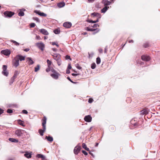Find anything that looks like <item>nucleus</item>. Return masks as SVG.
<instances>
[{"instance_id":"1","label":"nucleus","mask_w":160,"mask_h":160,"mask_svg":"<svg viewBox=\"0 0 160 160\" xmlns=\"http://www.w3.org/2000/svg\"><path fill=\"white\" fill-rule=\"evenodd\" d=\"M46 118L45 117H44L42 119V123L43 129L42 130L41 129L39 130V132L40 135L42 136L43 135V133L46 130L45 124L46 123Z\"/></svg>"},{"instance_id":"2","label":"nucleus","mask_w":160,"mask_h":160,"mask_svg":"<svg viewBox=\"0 0 160 160\" xmlns=\"http://www.w3.org/2000/svg\"><path fill=\"white\" fill-rule=\"evenodd\" d=\"M26 132L23 130L18 129L15 132V134L18 137H20L23 136V135H25V134L26 133Z\"/></svg>"},{"instance_id":"3","label":"nucleus","mask_w":160,"mask_h":160,"mask_svg":"<svg viewBox=\"0 0 160 160\" xmlns=\"http://www.w3.org/2000/svg\"><path fill=\"white\" fill-rule=\"evenodd\" d=\"M85 29L88 31H96V32H93L92 33L93 34H95L96 33L98 32L99 31V30L98 28H96V29H94V28H90L88 27H87Z\"/></svg>"},{"instance_id":"4","label":"nucleus","mask_w":160,"mask_h":160,"mask_svg":"<svg viewBox=\"0 0 160 160\" xmlns=\"http://www.w3.org/2000/svg\"><path fill=\"white\" fill-rule=\"evenodd\" d=\"M7 67L6 65H3L2 67L3 71L2 73L5 76H7L8 75V73L7 71Z\"/></svg>"},{"instance_id":"5","label":"nucleus","mask_w":160,"mask_h":160,"mask_svg":"<svg viewBox=\"0 0 160 160\" xmlns=\"http://www.w3.org/2000/svg\"><path fill=\"white\" fill-rule=\"evenodd\" d=\"M14 14L12 12L7 11L4 13V14L5 17H11Z\"/></svg>"},{"instance_id":"6","label":"nucleus","mask_w":160,"mask_h":160,"mask_svg":"<svg viewBox=\"0 0 160 160\" xmlns=\"http://www.w3.org/2000/svg\"><path fill=\"white\" fill-rule=\"evenodd\" d=\"M36 45L42 51L43 50L44 48V45L43 43L42 42L37 43Z\"/></svg>"},{"instance_id":"7","label":"nucleus","mask_w":160,"mask_h":160,"mask_svg":"<svg viewBox=\"0 0 160 160\" xmlns=\"http://www.w3.org/2000/svg\"><path fill=\"white\" fill-rule=\"evenodd\" d=\"M1 53L6 56H8L10 54L11 52L8 49L3 50L1 51Z\"/></svg>"},{"instance_id":"8","label":"nucleus","mask_w":160,"mask_h":160,"mask_svg":"<svg viewBox=\"0 0 160 160\" xmlns=\"http://www.w3.org/2000/svg\"><path fill=\"white\" fill-rule=\"evenodd\" d=\"M81 149V147L80 146H76L74 148L73 152L75 154H78Z\"/></svg>"},{"instance_id":"9","label":"nucleus","mask_w":160,"mask_h":160,"mask_svg":"<svg viewBox=\"0 0 160 160\" xmlns=\"http://www.w3.org/2000/svg\"><path fill=\"white\" fill-rule=\"evenodd\" d=\"M13 64L16 67H17L19 65V60L16 57L13 60Z\"/></svg>"},{"instance_id":"10","label":"nucleus","mask_w":160,"mask_h":160,"mask_svg":"<svg viewBox=\"0 0 160 160\" xmlns=\"http://www.w3.org/2000/svg\"><path fill=\"white\" fill-rule=\"evenodd\" d=\"M52 56H53V59L56 61L61 59V56L59 54H54Z\"/></svg>"},{"instance_id":"11","label":"nucleus","mask_w":160,"mask_h":160,"mask_svg":"<svg viewBox=\"0 0 160 160\" xmlns=\"http://www.w3.org/2000/svg\"><path fill=\"white\" fill-rule=\"evenodd\" d=\"M142 59L145 61H149L150 59V57L148 56L142 55L141 57Z\"/></svg>"},{"instance_id":"12","label":"nucleus","mask_w":160,"mask_h":160,"mask_svg":"<svg viewBox=\"0 0 160 160\" xmlns=\"http://www.w3.org/2000/svg\"><path fill=\"white\" fill-rule=\"evenodd\" d=\"M92 119V117L89 115H88L85 116L84 118V120L87 122H91Z\"/></svg>"},{"instance_id":"13","label":"nucleus","mask_w":160,"mask_h":160,"mask_svg":"<svg viewBox=\"0 0 160 160\" xmlns=\"http://www.w3.org/2000/svg\"><path fill=\"white\" fill-rule=\"evenodd\" d=\"M34 12L41 16L46 17L47 16L46 14L43 12H40L39 11H35Z\"/></svg>"},{"instance_id":"14","label":"nucleus","mask_w":160,"mask_h":160,"mask_svg":"<svg viewBox=\"0 0 160 160\" xmlns=\"http://www.w3.org/2000/svg\"><path fill=\"white\" fill-rule=\"evenodd\" d=\"M59 75V74L56 72H55L54 73L52 74L51 75V77H52L53 78L55 79H57L58 78V76Z\"/></svg>"},{"instance_id":"15","label":"nucleus","mask_w":160,"mask_h":160,"mask_svg":"<svg viewBox=\"0 0 160 160\" xmlns=\"http://www.w3.org/2000/svg\"><path fill=\"white\" fill-rule=\"evenodd\" d=\"M72 23L70 22H65L63 24V26L65 28H69L71 26Z\"/></svg>"},{"instance_id":"16","label":"nucleus","mask_w":160,"mask_h":160,"mask_svg":"<svg viewBox=\"0 0 160 160\" xmlns=\"http://www.w3.org/2000/svg\"><path fill=\"white\" fill-rule=\"evenodd\" d=\"M41 33L45 35H48L49 34L48 32L46 30L44 29H41L40 30Z\"/></svg>"},{"instance_id":"17","label":"nucleus","mask_w":160,"mask_h":160,"mask_svg":"<svg viewBox=\"0 0 160 160\" xmlns=\"http://www.w3.org/2000/svg\"><path fill=\"white\" fill-rule=\"evenodd\" d=\"M26 59L29 65H32L34 63V62L32 59L31 58H27Z\"/></svg>"},{"instance_id":"18","label":"nucleus","mask_w":160,"mask_h":160,"mask_svg":"<svg viewBox=\"0 0 160 160\" xmlns=\"http://www.w3.org/2000/svg\"><path fill=\"white\" fill-rule=\"evenodd\" d=\"M102 2L104 5H108L111 3V2L108 0H103Z\"/></svg>"},{"instance_id":"19","label":"nucleus","mask_w":160,"mask_h":160,"mask_svg":"<svg viewBox=\"0 0 160 160\" xmlns=\"http://www.w3.org/2000/svg\"><path fill=\"white\" fill-rule=\"evenodd\" d=\"M16 57L18 59V60H20L21 61L24 60L25 59V57L21 55H17Z\"/></svg>"},{"instance_id":"20","label":"nucleus","mask_w":160,"mask_h":160,"mask_svg":"<svg viewBox=\"0 0 160 160\" xmlns=\"http://www.w3.org/2000/svg\"><path fill=\"white\" fill-rule=\"evenodd\" d=\"M141 114L142 115H146L148 113V111L147 109H144L141 111Z\"/></svg>"},{"instance_id":"21","label":"nucleus","mask_w":160,"mask_h":160,"mask_svg":"<svg viewBox=\"0 0 160 160\" xmlns=\"http://www.w3.org/2000/svg\"><path fill=\"white\" fill-rule=\"evenodd\" d=\"M25 10V9H22L20 10L19 12L18 13V15L20 16H23L24 15L23 11Z\"/></svg>"},{"instance_id":"22","label":"nucleus","mask_w":160,"mask_h":160,"mask_svg":"<svg viewBox=\"0 0 160 160\" xmlns=\"http://www.w3.org/2000/svg\"><path fill=\"white\" fill-rule=\"evenodd\" d=\"M36 157L38 158H41L43 160H45L46 159V157L45 156L41 154H38Z\"/></svg>"},{"instance_id":"23","label":"nucleus","mask_w":160,"mask_h":160,"mask_svg":"<svg viewBox=\"0 0 160 160\" xmlns=\"http://www.w3.org/2000/svg\"><path fill=\"white\" fill-rule=\"evenodd\" d=\"M93 16H96L98 17L99 18H101V15L100 14L97 12H93L91 14Z\"/></svg>"},{"instance_id":"24","label":"nucleus","mask_w":160,"mask_h":160,"mask_svg":"<svg viewBox=\"0 0 160 160\" xmlns=\"http://www.w3.org/2000/svg\"><path fill=\"white\" fill-rule=\"evenodd\" d=\"M65 5V3L64 2H61L58 4V6L60 8L64 7Z\"/></svg>"},{"instance_id":"25","label":"nucleus","mask_w":160,"mask_h":160,"mask_svg":"<svg viewBox=\"0 0 160 160\" xmlns=\"http://www.w3.org/2000/svg\"><path fill=\"white\" fill-rule=\"evenodd\" d=\"M109 8V7L106 6L104 7L103 8H102L101 10V11L103 13H105Z\"/></svg>"},{"instance_id":"26","label":"nucleus","mask_w":160,"mask_h":160,"mask_svg":"<svg viewBox=\"0 0 160 160\" xmlns=\"http://www.w3.org/2000/svg\"><path fill=\"white\" fill-rule=\"evenodd\" d=\"M8 140L9 141L12 142H18V140L13 138H9Z\"/></svg>"},{"instance_id":"27","label":"nucleus","mask_w":160,"mask_h":160,"mask_svg":"<svg viewBox=\"0 0 160 160\" xmlns=\"http://www.w3.org/2000/svg\"><path fill=\"white\" fill-rule=\"evenodd\" d=\"M24 156L28 158H31V154L28 152H26L24 154Z\"/></svg>"},{"instance_id":"28","label":"nucleus","mask_w":160,"mask_h":160,"mask_svg":"<svg viewBox=\"0 0 160 160\" xmlns=\"http://www.w3.org/2000/svg\"><path fill=\"white\" fill-rule=\"evenodd\" d=\"M18 123L23 127H25V126L24 122L21 120H18Z\"/></svg>"},{"instance_id":"29","label":"nucleus","mask_w":160,"mask_h":160,"mask_svg":"<svg viewBox=\"0 0 160 160\" xmlns=\"http://www.w3.org/2000/svg\"><path fill=\"white\" fill-rule=\"evenodd\" d=\"M98 19L96 20V21H93L92 20H87V22H89V23H95L96 22H98Z\"/></svg>"},{"instance_id":"30","label":"nucleus","mask_w":160,"mask_h":160,"mask_svg":"<svg viewBox=\"0 0 160 160\" xmlns=\"http://www.w3.org/2000/svg\"><path fill=\"white\" fill-rule=\"evenodd\" d=\"M46 138L47 139L48 141H50V142H52L53 140V139L52 137H46Z\"/></svg>"},{"instance_id":"31","label":"nucleus","mask_w":160,"mask_h":160,"mask_svg":"<svg viewBox=\"0 0 160 160\" xmlns=\"http://www.w3.org/2000/svg\"><path fill=\"white\" fill-rule=\"evenodd\" d=\"M11 42L13 43L15 45L18 46L19 45V43L18 42H17L16 41L13 40H11Z\"/></svg>"},{"instance_id":"32","label":"nucleus","mask_w":160,"mask_h":160,"mask_svg":"<svg viewBox=\"0 0 160 160\" xmlns=\"http://www.w3.org/2000/svg\"><path fill=\"white\" fill-rule=\"evenodd\" d=\"M54 33L56 34H59L60 33V31L58 29H56L54 30Z\"/></svg>"},{"instance_id":"33","label":"nucleus","mask_w":160,"mask_h":160,"mask_svg":"<svg viewBox=\"0 0 160 160\" xmlns=\"http://www.w3.org/2000/svg\"><path fill=\"white\" fill-rule=\"evenodd\" d=\"M101 62L100 58L99 57H98L96 59V62L98 64H100Z\"/></svg>"},{"instance_id":"34","label":"nucleus","mask_w":160,"mask_h":160,"mask_svg":"<svg viewBox=\"0 0 160 160\" xmlns=\"http://www.w3.org/2000/svg\"><path fill=\"white\" fill-rule=\"evenodd\" d=\"M47 62L48 64V67H49L51 65V64L52 63L48 59L47 60Z\"/></svg>"},{"instance_id":"35","label":"nucleus","mask_w":160,"mask_h":160,"mask_svg":"<svg viewBox=\"0 0 160 160\" xmlns=\"http://www.w3.org/2000/svg\"><path fill=\"white\" fill-rule=\"evenodd\" d=\"M40 67L39 65H38L37 67L35 68V72H37L39 70Z\"/></svg>"},{"instance_id":"36","label":"nucleus","mask_w":160,"mask_h":160,"mask_svg":"<svg viewBox=\"0 0 160 160\" xmlns=\"http://www.w3.org/2000/svg\"><path fill=\"white\" fill-rule=\"evenodd\" d=\"M33 19L36 21L37 22H40V20L39 19L37 18V17H33Z\"/></svg>"},{"instance_id":"37","label":"nucleus","mask_w":160,"mask_h":160,"mask_svg":"<svg viewBox=\"0 0 160 160\" xmlns=\"http://www.w3.org/2000/svg\"><path fill=\"white\" fill-rule=\"evenodd\" d=\"M96 67V64L95 63H93L92 64L91 68L92 69H94Z\"/></svg>"},{"instance_id":"38","label":"nucleus","mask_w":160,"mask_h":160,"mask_svg":"<svg viewBox=\"0 0 160 160\" xmlns=\"http://www.w3.org/2000/svg\"><path fill=\"white\" fill-rule=\"evenodd\" d=\"M57 62L58 64V66L62 64V60L61 59H60L59 60H58L57 61Z\"/></svg>"},{"instance_id":"39","label":"nucleus","mask_w":160,"mask_h":160,"mask_svg":"<svg viewBox=\"0 0 160 160\" xmlns=\"http://www.w3.org/2000/svg\"><path fill=\"white\" fill-rule=\"evenodd\" d=\"M65 58L66 59H69L70 61L72 60V59L70 58V56L67 55L65 57Z\"/></svg>"},{"instance_id":"40","label":"nucleus","mask_w":160,"mask_h":160,"mask_svg":"<svg viewBox=\"0 0 160 160\" xmlns=\"http://www.w3.org/2000/svg\"><path fill=\"white\" fill-rule=\"evenodd\" d=\"M14 81V79L13 78H12L10 79V84H12L13 83V82Z\"/></svg>"},{"instance_id":"41","label":"nucleus","mask_w":160,"mask_h":160,"mask_svg":"<svg viewBox=\"0 0 160 160\" xmlns=\"http://www.w3.org/2000/svg\"><path fill=\"white\" fill-rule=\"evenodd\" d=\"M36 24L34 23H32L30 24V26L31 28H33L35 27V26Z\"/></svg>"},{"instance_id":"42","label":"nucleus","mask_w":160,"mask_h":160,"mask_svg":"<svg viewBox=\"0 0 160 160\" xmlns=\"http://www.w3.org/2000/svg\"><path fill=\"white\" fill-rule=\"evenodd\" d=\"M13 112L12 110L10 109H8L7 110V112L8 113H11Z\"/></svg>"},{"instance_id":"43","label":"nucleus","mask_w":160,"mask_h":160,"mask_svg":"<svg viewBox=\"0 0 160 160\" xmlns=\"http://www.w3.org/2000/svg\"><path fill=\"white\" fill-rule=\"evenodd\" d=\"M76 67L78 69L80 70L82 69V67H80L78 64L76 65Z\"/></svg>"},{"instance_id":"44","label":"nucleus","mask_w":160,"mask_h":160,"mask_svg":"<svg viewBox=\"0 0 160 160\" xmlns=\"http://www.w3.org/2000/svg\"><path fill=\"white\" fill-rule=\"evenodd\" d=\"M99 27V25L98 24H94L93 26H92L93 28H97V27Z\"/></svg>"},{"instance_id":"45","label":"nucleus","mask_w":160,"mask_h":160,"mask_svg":"<svg viewBox=\"0 0 160 160\" xmlns=\"http://www.w3.org/2000/svg\"><path fill=\"white\" fill-rule=\"evenodd\" d=\"M72 68V66L71 64L69 63L68 64L67 69H70Z\"/></svg>"},{"instance_id":"46","label":"nucleus","mask_w":160,"mask_h":160,"mask_svg":"<svg viewBox=\"0 0 160 160\" xmlns=\"http://www.w3.org/2000/svg\"><path fill=\"white\" fill-rule=\"evenodd\" d=\"M82 153L84 154L85 155H87L88 154V153L84 150H82Z\"/></svg>"},{"instance_id":"47","label":"nucleus","mask_w":160,"mask_h":160,"mask_svg":"<svg viewBox=\"0 0 160 160\" xmlns=\"http://www.w3.org/2000/svg\"><path fill=\"white\" fill-rule=\"evenodd\" d=\"M82 147L83 148L85 149V148H86L87 146L85 143H83L82 145Z\"/></svg>"},{"instance_id":"48","label":"nucleus","mask_w":160,"mask_h":160,"mask_svg":"<svg viewBox=\"0 0 160 160\" xmlns=\"http://www.w3.org/2000/svg\"><path fill=\"white\" fill-rule=\"evenodd\" d=\"M93 99L92 98H90L89 99L88 102L89 103H91L92 102Z\"/></svg>"},{"instance_id":"49","label":"nucleus","mask_w":160,"mask_h":160,"mask_svg":"<svg viewBox=\"0 0 160 160\" xmlns=\"http://www.w3.org/2000/svg\"><path fill=\"white\" fill-rule=\"evenodd\" d=\"M22 112L23 113L27 114L28 113V112L27 111L25 110H23L22 111Z\"/></svg>"},{"instance_id":"50","label":"nucleus","mask_w":160,"mask_h":160,"mask_svg":"<svg viewBox=\"0 0 160 160\" xmlns=\"http://www.w3.org/2000/svg\"><path fill=\"white\" fill-rule=\"evenodd\" d=\"M69 70L70 69H67L66 70V73L67 74H69L70 73V72Z\"/></svg>"},{"instance_id":"51","label":"nucleus","mask_w":160,"mask_h":160,"mask_svg":"<svg viewBox=\"0 0 160 160\" xmlns=\"http://www.w3.org/2000/svg\"><path fill=\"white\" fill-rule=\"evenodd\" d=\"M3 110L0 108V115L3 113Z\"/></svg>"},{"instance_id":"52","label":"nucleus","mask_w":160,"mask_h":160,"mask_svg":"<svg viewBox=\"0 0 160 160\" xmlns=\"http://www.w3.org/2000/svg\"><path fill=\"white\" fill-rule=\"evenodd\" d=\"M16 76L17 74L16 73H15L13 77H12V78H13L14 79H15L16 78Z\"/></svg>"},{"instance_id":"53","label":"nucleus","mask_w":160,"mask_h":160,"mask_svg":"<svg viewBox=\"0 0 160 160\" xmlns=\"http://www.w3.org/2000/svg\"><path fill=\"white\" fill-rule=\"evenodd\" d=\"M36 38L37 39L39 40V39H40V38L39 36L36 35Z\"/></svg>"},{"instance_id":"54","label":"nucleus","mask_w":160,"mask_h":160,"mask_svg":"<svg viewBox=\"0 0 160 160\" xmlns=\"http://www.w3.org/2000/svg\"><path fill=\"white\" fill-rule=\"evenodd\" d=\"M30 49L28 48H26V49H25L24 50V51H25V52H28V51Z\"/></svg>"},{"instance_id":"55","label":"nucleus","mask_w":160,"mask_h":160,"mask_svg":"<svg viewBox=\"0 0 160 160\" xmlns=\"http://www.w3.org/2000/svg\"><path fill=\"white\" fill-rule=\"evenodd\" d=\"M99 52L100 53H102V49L101 48H99L98 49Z\"/></svg>"},{"instance_id":"56","label":"nucleus","mask_w":160,"mask_h":160,"mask_svg":"<svg viewBox=\"0 0 160 160\" xmlns=\"http://www.w3.org/2000/svg\"><path fill=\"white\" fill-rule=\"evenodd\" d=\"M72 76H77L78 74H75V73H72Z\"/></svg>"},{"instance_id":"57","label":"nucleus","mask_w":160,"mask_h":160,"mask_svg":"<svg viewBox=\"0 0 160 160\" xmlns=\"http://www.w3.org/2000/svg\"><path fill=\"white\" fill-rule=\"evenodd\" d=\"M107 47H106L105 48V49H104V52L105 53H106V52H107Z\"/></svg>"},{"instance_id":"58","label":"nucleus","mask_w":160,"mask_h":160,"mask_svg":"<svg viewBox=\"0 0 160 160\" xmlns=\"http://www.w3.org/2000/svg\"><path fill=\"white\" fill-rule=\"evenodd\" d=\"M67 79H68V80L71 82L72 81V80L70 78V77H67Z\"/></svg>"},{"instance_id":"59","label":"nucleus","mask_w":160,"mask_h":160,"mask_svg":"<svg viewBox=\"0 0 160 160\" xmlns=\"http://www.w3.org/2000/svg\"><path fill=\"white\" fill-rule=\"evenodd\" d=\"M50 71V69L49 68H47L46 69V71L47 72H48L49 71Z\"/></svg>"},{"instance_id":"60","label":"nucleus","mask_w":160,"mask_h":160,"mask_svg":"<svg viewBox=\"0 0 160 160\" xmlns=\"http://www.w3.org/2000/svg\"><path fill=\"white\" fill-rule=\"evenodd\" d=\"M85 149L86 150H87V151H89V148H88L87 147H86V148H85Z\"/></svg>"},{"instance_id":"61","label":"nucleus","mask_w":160,"mask_h":160,"mask_svg":"<svg viewBox=\"0 0 160 160\" xmlns=\"http://www.w3.org/2000/svg\"><path fill=\"white\" fill-rule=\"evenodd\" d=\"M85 149L86 150H87V151H89V148H88L87 147H86V148H85Z\"/></svg>"},{"instance_id":"62","label":"nucleus","mask_w":160,"mask_h":160,"mask_svg":"<svg viewBox=\"0 0 160 160\" xmlns=\"http://www.w3.org/2000/svg\"><path fill=\"white\" fill-rule=\"evenodd\" d=\"M52 50L54 52H56L57 51V49L56 48H52Z\"/></svg>"},{"instance_id":"63","label":"nucleus","mask_w":160,"mask_h":160,"mask_svg":"<svg viewBox=\"0 0 160 160\" xmlns=\"http://www.w3.org/2000/svg\"><path fill=\"white\" fill-rule=\"evenodd\" d=\"M128 42L129 43H131V42H133V40H131L129 41Z\"/></svg>"},{"instance_id":"64","label":"nucleus","mask_w":160,"mask_h":160,"mask_svg":"<svg viewBox=\"0 0 160 160\" xmlns=\"http://www.w3.org/2000/svg\"><path fill=\"white\" fill-rule=\"evenodd\" d=\"M56 44V43L55 42H52V45H55Z\"/></svg>"}]
</instances>
